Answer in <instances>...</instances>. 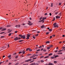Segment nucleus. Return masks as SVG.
I'll return each instance as SVG.
<instances>
[{
  "instance_id": "obj_45",
  "label": "nucleus",
  "mask_w": 65,
  "mask_h": 65,
  "mask_svg": "<svg viewBox=\"0 0 65 65\" xmlns=\"http://www.w3.org/2000/svg\"><path fill=\"white\" fill-rule=\"evenodd\" d=\"M62 47L63 49H65V47Z\"/></svg>"
},
{
  "instance_id": "obj_36",
  "label": "nucleus",
  "mask_w": 65,
  "mask_h": 65,
  "mask_svg": "<svg viewBox=\"0 0 65 65\" xmlns=\"http://www.w3.org/2000/svg\"><path fill=\"white\" fill-rule=\"evenodd\" d=\"M54 56L51 57V59H54Z\"/></svg>"
},
{
  "instance_id": "obj_62",
  "label": "nucleus",
  "mask_w": 65,
  "mask_h": 65,
  "mask_svg": "<svg viewBox=\"0 0 65 65\" xmlns=\"http://www.w3.org/2000/svg\"><path fill=\"white\" fill-rule=\"evenodd\" d=\"M17 32H18L17 31H15V33H17Z\"/></svg>"
},
{
  "instance_id": "obj_5",
  "label": "nucleus",
  "mask_w": 65,
  "mask_h": 65,
  "mask_svg": "<svg viewBox=\"0 0 65 65\" xmlns=\"http://www.w3.org/2000/svg\"><path fill=\"white\" fill-rule=\"evenodd\" d=\"M32 61V59H29L27 60H26L25 61V62H29V61Z\"/></svg>"
},
{
  "instance_id": "obj_24",
  "label": "nucleus",
  "mask_w": 65,
  "mask_h": 65,
  "mask_svg": "<svg viewBox=\"0 0 65 65\" xmlns=\"http://www.w3.org/2000/svg\"><path fill=\"white\" fill-rule=\"evenodd\" d=\"M29 51H30V52H31V51H32V50L31 49L29 48Z\"/></svg>"
},
{
  "instance_id": "obj_25",
  "label": "nucleus",
  "mask_w": 65,
  "mask_h": 65,
  "mask_svg": "<svg viewBox=\"0 0 65 65\" xmlns=\"http://www.w3.org/2000/svg\"><path fill=\"white\" fill-rule=\"evenodd\" d=\"M41 62H42V63H43V62H44V61H43V60H41Z\"/></svg>"
},
{
  "instance_id": "obj_48",
  "label": "nucleus",
  "mask_w": 65,
  "mask_h": 65,
  "mask_svg": "<svg viewBox=\"0 0 65 65\" xmlns=\"http://www.w3.org/2000/svg\"><path fill=\"white\" fill-rule=\"evenodd\" d=\"M35 65H38V63H35Z\"/></svg>"
},
{
  "instance_id": "obj_7",
  "label": "nucleus",
  "mask_w": 65,
  "mask_h": 65,
  "mask_svg": "<svg viewBox=\"0 0 65 65\" xmlns=\"http://www.w3.org/2000/svg\"><path fill=\"white\" fill-rule=\"evenodd\" d=\"M14 40L15 41L17 40H18V37H16L14 39Z\"/></svg>"
},
{
  "instance_id": "obj_47",
  "label": "nucleus",
  "mask_w": 65,
  "mask_h": 65,
  "mask_svg": "<svg viewBox=\"0 0 65 65\" xmlns=\"http://www.w3.org/2000/svg\"><path fill=\"white\" fill-rule=\"evenodd\" d=\"M59 5H61V3H59Z\"/></svg>"
},
{
  "instance_id": "obj_60",
  "label": "nucleus",
  "mask_w": 65,
  "mask_h": 65,
  "mask_svg": "<svg viewBox=\"0 0 65 65\" xmlns=\"http://www.w3.org/2000/svg\"><path fill=\"white\" fill-rule=\"evenodd\" d=\"M38 34H37V35H36V36H38Z\"/></svg>"
},
{
  "instance_id": "obj_34",
  "label": "nucleus",
  "mask_w": 65,
  "mask_h": 65,
  "mask_svg": "<svg viewBox=\"0 0 65 65\" xmlns=\"http://www.w3.org/2000/svg\"><path fill=\"white\" fill-rule=\"evenodd\" d=\"M42 17H41L40 18L39 20H41V19H42Z\"/></svg>"
},
{
  "instance_id": "obj_9",
  "label": "nucleus",
  "mask_w": 65,
  "mask_h": 65,
  "mask_svg": "<svg viewBox=\"0 0 65 65\" xmlns=\"http://www.w3.org/2000/svg\"><path fill=\"white\" fill-rule=\"evenodd\" d=\"M56 19H59V18H60V16H57L56 17Z\"/></svg>"
},
{
  "instance_id": "obj_27",
  "label": "nucleus",
  "mask_w": 65,
  "mask_h": 65,
  "mask_svg": "<svg viewBox=\"0 0 65 65\" xmlns=\"http://www.w3.org/2000/svg\"><path fill=\"white\" fill-rule=\"evenodd\" d=\"M58 55H59L60 54H62V53L60 52L58 53Z\"/></svg>"
},
{
  "instance_id": "obj_3",
  "label": "nucleus",
  "mask_w": 65,
  "mask_h": 65,
  "mask_svg": "<svg viewBox=\"0 0 65 65\" xmlns=\"http://www.w3.org/2000/svg\"><path fill=\"white\" fill-rule=\"evenodd\" d=\"M29 23H28V25H30V26H31L33 24V23H31V21H28Z\"/></svg>"
},
{
  "instance_id": "obj_61",
  "label": "nucleus",
  "mask_w": 65,
  "mask_h": 65,
  "mask_svg": "<svg viewBox=\"0 0 65 65\" xmlns=\"http://www.w3.org/2000/svg\"><path fill=\"white\" fill-rule=\"evenodd\" d=\"M52 30L51 29H49V31H52Z\"/></svg>"
},
{
  "instance_id": "obj_32",
  "label": "nucleus",
  "mask_w": 65,
  "mask_h": 65,
  "mask_svg": "<svg viewBox=\"0 0 65 65\" xmlns=\"http://www.w3.org/2000/svg\"><path fill=\"white\" fill-rule=\"evenodd\" d=\"M15 27H16V28H17V27H18V25H15Z\"/></svg>"
},
{
  "instance_id": "obj_29",
  "label": "nucleus",
  "mask_w": 65,
  "mask_h": 65,
  "mask_svg": "<svg viewBox=\"0 0 65 65\" xmlns=\"http://www.w3.org/2000/svg\"><path fill=\"white\" fill-rule=\"evenodd\" d=\"M40 51V49H38V50H37L36 51H37V52H39V51Z\"/></svg>"
},
{
  "instance_id": "obj_23",
  "label": "nucleus",
  "mask_w": 65,
  "mask_h": 65,
  "mask_svg": "<svg viewBox=\"0 0 65 65\" xmlns=\"http://www.w3.org/2000/svg\"><path fill=\"white\" fill-rule=\"evenodd\" d=\"M59 57V56L58 55H56L55 56L54 58H57V57Z\"/></svg>"
},
{
  "instance_id": "obj_1",
  "label": "nucleus",
  "mask_w": 65,
  "mask_h": 65,
  "mask_svg": "<svg viewBox=\"0 0 65 65\" xmlns=\"http://www.w3.org/2000/svg\"><path fill=\"white\" fill-rule=\"evenodd\" d=\"M19 36H20L21 37V38H23V39H25L26 38V36L25 35L22 36L21 35H19Z\"/></svg>"
},
{
  "instance_id": "obj_38",
  "label": "nucleus",
  "mask_w": 65,
  "mask_h": 65,
  "mask_svg": "<svg viewBox=\"0 0 65 65\" xmlns=\"http://www.w3.org/2000/svg\"><path fill=\"white\" fill-rule=\"evenodd\" d=\"M62 52V50H60L59 51H58V52L59 53V52Z\"/></svg>"
},
{
  "instance_id": "obj_18",
  "label": "nucleus",
  "mask_w": 65,
  "mask_h": 65,
  "mask_svg": "<svg viewBox=\"0 0 65 65\" xmlns=\"http://www.w3.org/2000/svg\"><path fill=\"white\" fill-rule=\"evenodd\" d=\"M50 49V47L48 46V47H47V50H49Z\"/></svg>"
},
{
  "instance_id": "obj_53",
  "label": "nucleus",
  "mask_w": 65,
  "mask_h": 65,
  "mask_svg": "<svg viewBox=\"0 0 65 65\" xmlns=\"http://www.w3.org/2000/svg\"><path fill=\"white\" fill-rule=\"evenodd\" d=\"M9 65H11V63H9Z\"/></svg>"
},
{
  "instance_id": "obj_22",
  "label": "nucleus",
  "mask_w": 65,
  "mask_h": 65,
  "mask_svg": "<svg viewBox=\"0 0 65 65\" xmlns=\"http://www.w3.org/2000/svg\"><path fill=\"white\" fill-rule=\"evenodd\" d=\"M44 26V25H42V26H41V28H43V27Z\"/></svg>"
},
{
  "instance_id": "obj_35",
  "label": "nucleus",
  "mask_w": 65,
  "mask_h": 65,
  "mask_svg": "<svg viewBox=\"0 0 65 65\" xmlns=\"http://www.w3.org/2000/svg\"><path fill=\"white\" fill-rule=\"evenodd\" d=\"M19 54H21V53H22V52L21 51H20L19 52Z\"/></svg>"
},
{
  "instance_id": "obj_63",
  "label": "nucleus",
  "mask_w": 65,
  "mask_h": 65,
  "mask_svg": "<svg viewBox=\"0 0 65 65\" xmlns=\"http://www.w3.org/2000/svg\"><path fill=\"white\" fill-rule=\"evenodd\" d=\"M40 32V31H38L37 32V33H39Z\"/></svg>"
},
{
  "instance_id": "obj_43",
  "label": "nucleus",
  "mask_w": 65,
  "mask_h": 65,
  "mask_svg": "<svg viewBox=\"0 0 65 65\" xmlns=\"http://www.w3.org/2000/svg\"><path fill=\"white\" fill-rule=\"evenodd\" d=\"M11 57V55H9V56H8V58H10Z\"/></svg>"
},
{
  "instance_id": "obj_28",
  "label": "nucleus",
  "mask_w": 65,
  "mask_h": 65,
  "mask_svg": "<svg viewBox=\"0 0 65 65\" xmlns=\"http://www.w3.org/2000/svg\"><path fill=\"white\" fill-rule=\"evenodd\" d=\"M29 50V48H28L26 49V51H28V50Z\"/></svg>"
},
{
  "instance_id": "obj_14",
  "label": "nucleus",
  "mask_w": 65,
  "mask_h": 65,
  "mask_svg": "<svg viewBox=\"0 0 65 65\" xmlns=\"http://www.w3.org/2000/svg\"><path fill=\"white\" fill-rule=\"evenodd\" d=\"M11 27V26L9 25H8L6 27Z\"/></svg>"
},
{
  "instance_id": "obj_44",
  "label": "nucleus",
  "mask_w": 65,
  "mask_h": 65,
  "mask_svg": "<svg viewBox=\"0 0 65 65\" xmlns=\"http://www.w3.org/2000/svg\"><path fill=\"white\" fill-rule=\"evenodd\" d=\"M43 21V20H41L39 21V22H42Z\"/></svg>"
},
{
  "instance_id": "obj_21",
  "label": "nucleus",
  "mask_w": 65,
  "mask_h": 65,
  "mask_svg": "<svg viewBox=\"0 0 65 65\" xmlns=\"http://www.w3.org/2000/svg\"><path fill=\"white\" fill-rule=\"evenodd\" d=\"M54 63H55V64H56V63H57V62L56 61H54Z\"/></svg>"
},
{
  "instance_id": "obj_59",
  "label": "nucleus",
  "mask_w": 65,
  "mask_h": 65,
  "mask_svg": "<svg viewBox=\"0 0 65 65\" xmlns=\"http://www.w3.org/2000/svg\"><path fill=\"white\" fill-rule=\"evenodd\" d=\"M42 47V46H41L39 47V48H41Z\"/></svg>"
},
{
  "instance_id": "obj_41",
  "label": "nucleus",
  "mask_w": 65,
  "mask_h": 65,
  "mask_svg": "<svg viewBox=\"0 0 65 65\" xmlns=\"http://www.w3.org/2000/svg\"><path fill=\"white\" fill-rule=\"evenodd\" d=\"M34 61V60H32L30 62V63H32V62H33Z\"/></svg>"
},
{
  "instance_id": "obj_12",
  "label": "nucleus",
  "mask_w": 65,
  "mask_h": 65,
  "mask_svg": "<svg viewBox=\"0 0 65 65\" xmlns=\"http://www.w3.org/2000/svg\"><path fill=\"white\" fill-rule=\"evenodd\" d=\"M30 65H35V63H32L31 64H30Z\"/></svg>"
},
{
  "instance_id": "obj_13",
  "label": "nucleus",
  "mask_w": 65,
  "mask_h": 65,
  "mask_svg": "<svg viewBox=\"0 0 65 65\" xmlns=\"http://www.w3.org/2000/svg\"><path fill=\"white\" fill-rule=\"evenodd\" d=\"M22 53L23 54H25V52L24 50L22 51Z\"/></svg>"
},
{
  "instance_id": "obj_49",
  "label": "nucleus",
  "mask_w": 65,
  "mask_h": 65,
  "mask_svg": "<svg viewBox=\"0 0 65 65\" xmlns=\"http://www.w3.org/2000/svg\"><path fill=\"white\" fill-rule=\"evenodd\" d=\"M35 57L36 56H38V54H36V55L35 54Z\"/></svg>"
},
{
  "instance_id": "obj_57",
  "label": "nucleus",
  "mask_w": 65,
  "mask_h": 65,
  "mask_svg": "<svg viewBox=\"0 0 65 65\" xmlns=\"http://www.w3.org/2000/svg\"><path fill=\"white\" fill-rule=\"evenodd\" d=\"M43 28H46L45 26L44 25Z\"/></svg>"
},
{
  "instance_id": "obj_56",
  "label": "nucleus",
  "mask_w": 65,
  "mask_h": 65,
  "mask_svg": "<svg viewBox=\"0 0 65 65\" xmlns=\"http://www.w3.org/2000/svg\"><path fill=\"white\" fill-rule=\"evenodd\" d=\"M50 15V16L52 15V13H50L49 14Z\"/></svg>"
},
{
  "instance_id": "obj_55",
  "label": "nucleus",
  "mask_w": 65,
  "mask_h": 65,
  "mask_svg": "<svg viewBox=\"0 0 65 65\" xmlns=\"http://www.w3.org/2000/svg\"><path fill=\"white\" fill-rule=\"evenodd\" d=\"M23 65H28V64H24Z\"/></svg>"
},
{
  "instance_id": "obj_30",
  "label": "nucleus",
  "mask_w": 65,
  "mask_h": 65,
  "mask_svg": "<svg viewBox=\"0 0 65 65\" xmlns=\"http://www.w3.org/2000/svg\"><path fill=\"white\" fill-rule=\"evenodd\" d=\"M48 57H49V56H46L44 57V58H48Z\"/></svg>"
},
{
  "instance_id": "obj_16",
  "label": "nucleus",
  "mask_w": 65,
  "mask_h": 65,
  "mask_svg": "<svg viewBox=\"0 0 65 65\" xmlns=\"http://www.w3.org/2000/svg\"><path fill=\"white\" fill-rule=\"evenodd\" d=\"M19 64V62H17L16 64H15L14 65H18V64Z\"/></svg>"
},
{
  "instance_id": "obj_8",
  "label": "nucleus",
  "mask_w": 65,
  "mask_h": 65,
  "mask_svg": "<svg viewBox=\"0 0 65 65\" xmlns=\"http://www.w3.org/2000/svg\"><path fill=\"white\" fill-rule=\"evenodd\" d=\"M8 31V33H10L12 31V30H10L9 29L8 30V31Z\"/></svg>"
},
{
  "instance_id": "obj_20",
  "label": "nucleus",
  "mask_w": 65,
  "mask_h": 65,
  "mask_svg": "<svg viewBox=\"0 0 65 65\" xmlns=\"http://www.w3.org/2000/svg\"><path fill=\"white\" fill-rule=\"evenodd\" d=\"M53 3H52L51 4V7H53Z\"/></svg>"
},
{
  "instance_id": "obj_6",
  "label": "nucleus",
  "mask_w": 65,
  "mask_h": 65,
  "mask_svg": "<svg viewBox=\"0 0 65 65\" xmlns=\"http://www.w3.org/2000/svg\"><path fill=\"white\" fill-rule=\"evenodd\" d=\"M35 57V54H34L32 55L30 57V58H31V59H32V58H34Z\"/></svg>"
},
{
  "instance_id": "obj_4",
  "label": "nucleus",
  "mask_w": 65,
  "mask_h": 65,
  "mask_svg": "<svg viewBox=\"0 0 65 65\" xmlns=\"http://www.w3.org/2000/svg\"><path fill=\"white\" fill-rule=\"evenodd\" d=\"M27 36L26 37L27 38H26V39H29V37L30 36V35L29 34H27Z\"/></svg>"
},
{
  "instance_id": "obj_15",
  "label": "nucleus",
  "mask_w": 65,
  "mask_h": 65,
  "mask_svg": "<svg viewBox=\"0 0 65 65\" xmlns=\"http://www.w3.org/2000/svg\"><path fill=\"white\" fill-rule=\"evenodd\" d=\"M52 55L53 54H52L51 53L48 55V56H51V55Z\"/></svg>"
},
{
  "instance_id": "obj_42",
  "label": "nucleus",
  "mask_w": 65,
  "mask_h": 65,
  "mask_svg": "<svg viewBox=\"0 0 65 65\" xmlns=\"http://www.w3.org/2000/svg\"><path fill=\"white\" fill-rule=\"evenodd\" d=\"M36 58H37L36 57L35 58H33L32 59V60H35V59H36Z\"/></svg>"
},
{
  "instance_id": "obj_54",
  "label": "nucleus",
  "mask_w": 65,
  "mask_h": 65,
  "mask_svg": "<svg viewBox=\"0 0 65 65\" xmlns=\"http://www.w3.org/2000/svg\"><path fill=\"white\" fill-rule=\"evenodd\" d=\"M58 50H56V51H55V53H57V52H58Z\"/></svg>"
},
{
  "instance_id": "obj_31",
  "label": "nucleus",
  "mask_w": 65,
  "mask_h": 65,
  "mask_svg": "<svg viewBox=\"0 0 65 65\" xmlns=\"http://www.w3.org/2000/svg\"><path fill=\"white\" fill-rule=\"evenodd\" d=\"M11 33H10L9 34V36H11Z\"/></svg>"
},
{
  "instance_id": "obj_37",
  "label": "nucleus",
  "mask_w": 65,
  "mask_h": 65,
  "mask_svg": "<svg viewBox=\"0 0 65 65\" xmlns=\"http://www.w3.org/2000/svg\"><path fill=\"white\" fill-rule=\"evenodd\" d=\"M5 32H1L0 33V34H3V33H5Z\"/></svg>"
},
{
  "instance_id": "obj_40",
  "label": "nucleus",
  "mask_w": 65,
  "mask_h": 65,
  "mask_svg": "<svg viewBox=\"0 0 65 65\" xmlns=\"http://www.w3.org/2000/svg\"><path fill=\"white\" fill-rule=\"evenodd\" d=\"M21 39V38L19 37V38H18V40H20Z\"/></svg>"
},
{
  "instance_id": "obj_33",
  "label": "nucleus",
  "mask_w": 65,
  "mask_h": 65,
  "mask_svg": "<svg viewBox=\"0 0 65 65\" xmlns=\"http://www.w3.org/2000/svg\"><path fill=\"white\" fill-rule=\"evenodd\" d=\"M57 13H58V12H55V14H57Z\"/></svg>"
},
{
  "instance_id": "obj_17",
  "label": "nucleus",
  "mask_w": 65,
  "mask_h": 65,
  "mask_svg": "<svg viewBox=\"0 0 65 65\" xmlns=\"http://www.w3.org/2000/svg\"><path fill=\"white\" fill-rule=\"evenodd\" d=\"M46 51V49H44L43 50V52H45Z\"/></svg>"
},
{
  "instance_id": "obj_46",
  "label": "nucleus",
  "mask_w": 65,
  "mask_h": 65,
  "mask_svg": "<svg viewBox=\"0 0 65 65\" xmlns=\"http://www.w3.org/2000/svg\"><path fill=\"white\" fill-rule=\"evenodd\" d=\"M31 54H28L27 55V56H30V55H31Z\"/></svg>"
},
{
  "instance_id": "obj_26",
  "label": "nucleus",
  "mask_w": 65,
  "mask_h": 65,
  "mask_svg": "<svg viewBox=\"0 0 65 65\" xmlns=\"http://www.w3.org/2000/svg\"><path fill=\"white\" fill-rule=\"evenodd\" d=\"M55 20V18L54 17L53 18V21H54Z\"/></svg>"
},
{
  "instance_id": "obj_19",
  "label": "nucleus",
  "mask_w": 65,
  "mask_h": 65,
  "mask_svg": "<svg viewBox=\"0 0 65 65\" xmlns=\"http://www.w3.org/2000/svg\"><path fill=\"white\" fill-rule=\"evenodd\" d=\"M50 41H47L46 42V43H50Z\"/></svg>"
},
{
  "instance_id": "obj_39",
  "label": "nucleus",
  "mask_w": 65,
  "mask_h": 65,
  "mask_svg": "<svg viewBox=\"0 0 65 65\" xmlns=\"http://www.w3.org/2000/svg\"><path fill=\"white\" fill-rule=\"evenodd\" d=\"M23 40H19V42H22V41H23Z\"/></svg>"
},
{
  "instance_id": "obj_10",
  "label": "nucleus",
  "mask_w": 65,
  "mask_h": 65,
  "mask_svg": "<svg viewBox=\"0 0 65 65\" xmlns=\"http://www.w3.org/2000/svg\"><path fill=\"white\" fill-rule=\"evenodd\" d=\"M6 30V28H3L1 30V31H5Z\"/></svg>"
},
{
  "instance_id": "obj_51",
  "label": "nucleus",
  "mask_w": 65,
  "mask_h": 65,
  "mask_svg": "<svg viewBox=\"0 0 65 65\" xmlns=\"http://www.w3.org/2000/svg\"><path fill=\"white\" fill-rule=\"evenodd\" d=\"M47 13H46L44 14L45 15H47Z\"/></svg>"
},
{
  "instance_id": "obj_11",
  "label": "nucleus",
  "mask_w": 65,
  "mask_h": 65,
  "mask_svg": "<svg viewBox=\"0 0 65 65\" xmlns=\"http://www.w3.org/2000/svg\"><path fill=\"white\" fill-rule=\"evenodd\" d=\"M49 65H54V64L53 63H51V62H49L48 64Z\"/></svg>"
},
{
  "instance_id": "obj_2",
  "label": "nucleus",
  "mask_w": 65,
  "mask_h": 65,
  "mask_svg": "<svg viewBox=\"0 0 65 65\" xmlns=\"http://www.w3.org/2000/svg\"><path fill=\"white\" fill-rule=\"evenodd\" d=\"M53 27L54 28H57V27H58V26L57 25V23H55L53 24Z\"/></svg>"
},
{
  "instance_id": "obj_50",
  "label": "nucleus",
  "mask_w": 65,
  "mask_h": 65,
  "mask_svg": "<svg viewBox=\"0 0 65 65\" xmlns=\"http://www.w3.org/2000/svg\"><path fill=\"white\" fill-rule=\"evenodd\" d=\"M50 47H53V45H51L50 46Z\"/></svg>"
},
{
  "instance_id": "obj_58",
  "label": "nucleus",
  "mask_w": 65,
  "mask_h": 65,
  "mask_svg": "<svg viewBox=\"0 0 65 65\" xmlns=\"http://www.w3.org/2000/svg\"><path fill=\"white\" fill-rule=\"evenodd\" d=\"M43 57H44V56H42L41 57H40V58H43Z\"/></svg>"
},
{
  "instance_id": "obj_64",
  "label": "nucleus",
  "mask_w": 65,
  "mask_h": 65,
  "mask_svg": "<svg viewBox=\"0 0 65 65\" xmlns=\"http://www.w3.org/2000/svg\"><path fill=\"white\" fill-rule=\"evenodd\" d=\"M2 29V27H0V30H1V29Z\"/></svg>"
},
{
  "instance_id": "obj_52",
  "label": "nucleus",
  "mask_w": 65,
  "mask_h": 65,
  "mask_svg": "<svg viewBox=\"0 0 65 65\" xmlns=\"http://www.w3.org/2000/svg\"><path fill=\"white\" fill-rule=\"evenodd\" d=\"M43 21H44V18H43L42 19Z\"/></svg>"
}]
</instances>
